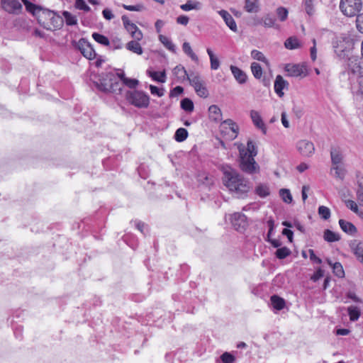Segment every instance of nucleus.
I'll list each match as a JSON object with an SVG mask.
<instances>
[{
	"label": "nucleus",
	"instance_id": "nucleus-58",
	"mask_svg": "<svg viewBox=\"0 0 363 363\" xmlns=\"http://www.w3.org/2000/svg\"><path fill=\"white\" fill-rule=\"evenodd\" d=\"M313 1V0H303L305 10L306 13L310 16L312 15L314 12Z\"/></svg>",
	"mask_w": 363,
	"mask_h": 363
},
{
	"label": "nucleus",
	"instance_id": "nucleus-27",
	"mask_svg": "<svg viewBox=\"0 0 363 363\" xmlns=\"http://www.w3.org/2000/svg\"><path fill=\"white\" fill-rule=\"evenodd\" d=\"M196 179L198 182L201 184H203L206 186H209L213 183V177L210 176L208 173L205 172H199L196 175Z\"/></svg>",
	"mask_w": 363,
	"mask_h": 363
},
{
	"label": "nucleus",
	"instance_id": "nucleus-36",
	"mask_svg": "<svg viewBox=\"0 0 363 363\" xmlns=\"http://www.w3.org/2000/svg\"><path fill=\"white\" fill-rule=\"evenodd\" d=\"M324 240L328 242H336L340 240V235L330 230H325L323 234Z\"/></svg>",
	"mask_w": 363,
	"mask_h": 363
},
{
	"label": "nucleus",
	"instance_id": "nucleus-33",
	"mask_svg": "<svg viewBox=\"0 0 363 363\" xmlns=\"http://www.w3.org/2000/svg\"><path fill=\"white\" fill-rule=\"evenodd\" d=\"M257 0H245V9L248 13H257L259 11Z\"/></svg>",
	"mask_w": 363,
	"mask_h": 363
},
{
	"label": "nucleus",
	"instance_id": "nucleus-60",
	"mask_svg": "<svg viewBox=\"0 0 363 363\" xmlns=\"http://www.w3.org/2000/svg\"><path fill=\"white\" fill-rule=\"evenodd\" d=\"M221 360L223 363H233L235 357L228 352L223 353L221 357Z\"/></svg>",
	"mask_w": 363,
	"mask_h": 363
},
{
	"label": "nucleus",
	"instance_id": "nucleus-20",
	"mask_svg": "<svg viewBox=\"0 0 363 363\" xmlns=\"http://www.w3.org/2000/svg\"><path fill=\"white\" fill-rule=\"evenodd\" d=\"M350 89L353 94L363 95V74L357 77L354 81L350 82Z\"/></svg>",
	"mask_w": 363,
	"mask_h": 363
},
{
	"label": "nucleus",
	"instance_id": "nucleus-15",
	"mask_svg": "<svg viewBox=\"0 0 363 363\" xmlns=\"http://www.w3.org/2000/svg\"><path fill=\"white\" fill-rule=\"evenodd\" d=\"M79 49L81 53L87 59L91 60L95 57L96 53L92 46L84 39L79 40L78 43Z\"/></svg>",
	"mask_w": 363,
	"mask_h": 363
},
{
	"label": "nucleus",
	"instance_id": "nucleus-42",
	"mask_svg": "<svg viewBox=\"0 0 363 363\" xmlns=\"http://www.w3.org/2000/svg\"><path fill=\"white\" fill-rule=\"evenodd\" d=\"M186 79H188L190 84L194 87L203 83L201 77L198 74L191 73L190 75H188V77H186Z\"/></svg>",
	"mask_w": 363,
	"mask_h": 363
},
{
	"label": "nucleus",
	"instance_id": "nucleus-16",
	"mask_svg": "<svg viewBox=\"0 0 363 363\" xmlns=\"http://www.w3.org/2000/svg\"><path fill=\"white\" fill-rule=\"evenodd\" d=\"M349 246L357 259L362 264L363 262V242L354 240L350 242Z\"/></svg>",
	"mask_w": 363,
	"mask_h": 363
},
{
	"label": "nucleus",
	"instance_id": "nucleus-43",
	"mask_svg": "<svg viewBox=\"0 0 363 363\" xmlns=\"http://www.w3.org/2000/svg\"><path fill=\"white\" fill-rule=\"evenodd\" d=\"M188 132L185 128H179L176 130L174 138L177 142H183L186 139Z\"/></svg>",
	"mask_w": 363,
	"mask_h": 363
},
{
	"label": "nucleus",
	"instance_id": "nucleus-11",
	"mask_svg": "<svg viewBox=\"0 0 363 363\" xmlns=\"http://www.w3.org/2000/svg\"><path fill=\"white\" fill-rule=\"evenodd\" d=\"M121 19L125 29L130 35L131 38L135 40H141L143 35L138 27L131 22L125 15L122 16Z\"/></svg>",
	"mask_w": 363,
	"mask_h": 363
},
{
	"label": "nucleus",
	"instance_id": "nucleus-26",
	"mask_svg": "<svg viewBox=\"0 0 363 363\" xmlns=\"http://www.w3.org/2000/svg\"><path fill=\"white\" fill-rule=\"evenodd\" d=\"M140 40L133 39V40H130L128 42L125 48L128 50L135 53L137 55H142L143 54V48L140 45V44L138 43Z\"/></svg>",
	"mask_w": 363,
	"mask_h": 363
},
{
	"label": "nucleus",
	"instance_id": "nucleus-17",
	"mask_svg": "<svg viewBox=\"0 0 363 363\" xmlns=\"http://www.w3.org/2000/svg\"><path fill=\"white\" fill-rule=\"evenodd\" d=\"M250 118L255 126L261 130L262 133L265 135L267 133V127L259 113L257 111L252 110L250 111Z\"/></svg>",
	"mask_w": 363,
	"mask_h": 363
},
{
	"label": "nucleus",
	"instance_id": "nucleus-39",
	"mask_svg": "<svg viewBox=\"0 0 363 363\" xmlns=\"http://www.w3.org/2000/svg\"><path fill=\"white\" fill-rule=\"evenodd\" d=\"M62 16L65 18V23L67 26H76L77 25V16L72 14L70 12L65 11L62 12Z\"/></svg>",
	"mask_w": 363,
	"mask_h": 363
},
{
	"label": "nucleus",
	"instance_id": "nucleus-32",
	"mask_svg": "<svg viewBox=\"0 0 363 363\" xmlns=\"http://www.w3.org/2000/svg\"><path fill=\"white\" fill-rule=\"evenodd\" d=\"M328 264L333 268V273L338 277H344L345 272L342 264L340 262L333 263L330 260L327 259Z\"/></svg>",
	"mask_w": 363,
	"mask_h": 363
},
{
	"label": "nucleus",
	"instance_id": "nucleus-61",
	"mask_svg": "<svg viewBox=\"0 0 363 363\" xmlns=\"http://www.w3.org/2000/svg\"><path fill=\"white\" fill-rule=\"evenodd\" d=\"M150 90L152 94L157 95L159 97H161L164 95V90L162 89H159L158 87L154 85L150 86Z\"/></svg>",
	"mask_w": 363,
	"mask_h": 363
},
{
	"label": "nucleus",
	"instance_id": "nucleus-28",
	"mask_svg": "<svg viewBox=\"0 0 363 363\" xmlns=\"http://www.w3.org/2000/svg\"><path fill=\"white\" fill-rule=\"evenodd\" d=\"M182 50L183 52L191 58L192 61H194L196 63L199 62V57L196 55V53L193 51L190 43L188 42H184L182 45Z\"/></svg>",
	"mask_w": 363,
	"mask_h": 363
},
{
	"label": "nucleus",
	"instance_id": "nucleus-50",
	"mask_svg": "<svg viewBox=\"0 0 363 363\" xmlns=\"http://www.w3.org/2000/svg\"><path fill=\"white\" fill-rule=\"evenodd\" d=\"M92 37L97 43H99L101 45H109L108 39L106 36H104L101 34H99L98 33H94L92 34Z\"/></svg>",
	"mask_w": 363,
	"mask_h": 363
},
{
	"label": "nucleus",
	"instance_id": "nucleus-21",
	"mask_svg": "<svg viewBox=\"0 0 363 363\" xmlns=\"http://www.w3.org/2000/svg\"><path fill=\"white\" fill-rule=\"evenodd\" d=\"M289 85L281 75H277L274 82V91L279 96H284L283 89Z\"/></svg>",
	"mask_w": 363,
	"mask_h": 363
},
{
	"label": "nucleus",
	"instance_id": "nucleus-47",
	"mask_svg": "<svg viewBox=\"0 0 363 363\" xmlns=\"http://www.w3.org/2000/svg\"><path fill=\"white\" fill-rule=\"evenodd\" d=\"M279 196H281L282 200L286 203H291V201L293 200L290 191L286 189H280Z\"/></svg>",
	"mask_w": 363,
	"mask_h": 363
},
{
	"label": "nucleus",
	"instance_id": "nucleus-49",
	"mask_svg": "<svg viewBox=\"0 0 363 363\" xmlns=\"http://www.w3.org/2000/svg\"><path fill=\"white\" fill-rule=\"evenodd\" d=\"M194 90L196 92V94L200 97H203V98L208 97V91L206 87L205 86L204 83H203L200 85H197V86H194Z\"/></svg>",
	"mask_w": 363,
	"mask_h": 363
},
{
	"label": "nucleus",
	"instance_id": "nucleus-14",
	"mask_svg": "<svg viewBox=\"0 0 363 363\" xmlns=\"http://www.w3.org/2000/svg\"><path fill=\"white\" fill-rule=\"evenodd\" d=\"M230 220L237 230L242 231L247 225V217L243 213H235L231 215Z\"/></svg>",
	"mask_w": 363,
	"mask_h": 363
},
{
	"label": "nucleus",
	"instance_id": "nucleus-52",
	"mask_svg": "<svg viewBox=\"0 0 363 363\" xmlns=\"http://www.w3.org/2000/svg\"><path fill=\"white\" fill-rule=\"evenodd\" d=\"M318 214L323 219L328 220L330 217V210L326 206H320L318 208Z\"/></svg>",
	"mask_w": 363,
	"mask_h": 363
},
{
	"label": "nucleus",
	"instance_id": "nucleus-29",
	"mask_svg": "<svg viewBox=\"0 0 363 363\" xmlns=\"http://www.w3.org/2000/svg\"><path fill=\"white\" fill-rule=\"evenodd\" d=\"M331 174H333L336 178L342 180L345 175V169L342 167V164L333 165L330 169Z\"/></svg>",
	"mask_w": 363,
	"mask_h": 363
},
{
	"label": "nucleus",
	"instance_id": "nucleus-2",
	"mask_svg": "<svg viewBox=\"0 0 363 363\" xmlns=\"http://www.w3.org/2000/svg\"><path fill=\"white\" fill-rule=\"evenodd\" d=\"M223 182L238 198H243L250 191V183L230 167H223Z\"/></svg>",
	"mask_w": 363,
	"mask_h": 363
},
{
	"label": "nucleus",
	"instance_id": "nucleus-51",
	"mask_svg": "<svg viewBox=\"0 0 363 363\" xmlns=\"http://www.w3.org/2000/svg\"><path fill=\"white\" fill-rule=\"evenodd\" d=\"M251 57L255 59V60H259V61H261V62H265L266 64L268 63V61L266 59V57H264V55H263L262 52H261L259 50H253L252 52H251Z\"/></svg>",
	"mask_w": 363,
	"mask_h": 363
},
{
	"label": "nucleus",
	"instance_id": "nucleus-31",
	"mask_svg": "<svg viewBox=\"0 0 363 363\" xmlns=\"http://www.w3.org/2000/svg\"><path fill=\"white\" fill-rule=\"evenodd\" d=\"M181 9L184 11H189L191 10H198L201 8V3L196 1L189 0L186 4L180 6Z\"/></svg>",
	"mask_w": 363,
	"mask_h": 363
},
{
	"label": "nucleus",
	"instance_id": "nucleus-62",
	"mask_svg": "<svg viewBox=\"0 0 363 363\" xmlns=\"http://www.w3.org/2000/svg\"><path fill=\"white\" fill-rule=\"evenodd\" d=\"M356 26L357 30L363 33V13L358 15L356 19Z\"/></svg>",
	"mask_w": 363,
	"mask_h": 363
},
{
	"label": "nucleus",
	"instance_id": "nucleus-10",
	"mask_svg": "<svg viewBox=\"0 0 363 363\" xmlns=\"http://www.w3.org/2000/svg\"><path fill=\"white\" fill-rule=\"evenodd\" d=\"M23 313V311L21 309H18L13 312L12 315L9 318L10 321V324L13 330V334L16 338L21 339L23 335V328H22V323L23 318H21V315Z\"/></svg>",
	"mask_w": 363,
	"mask_h": 363
},
{
	"label": "nucleus",
	"instance_id": "nucleus-59",
	"mask_svg": "<svg viewBox=\"0 0 363 363\" xmlns=\"http://www.w3.org/2000/svg\"><path fill=\"white\" fill-rule=\"evenodd\" d=\"M138 83H139L138 80L135 79H130V78L124 79V82H123V84L126 85L127 86H128L130 89H133L135 86H137Z\"/></svg>",
	"mask_w": 363,
	"mask_h": 363
},
{
	"label": "nucleus",
	"instance_id": "nucleus-18",
	"mask_svg": "<svg viewBox=\"0 0 363 363\" xmlns=\"http://www.w3.org/2000/svg\"><path fill=\"white\" fill-rule=\"evenodd\" d=\"M218 13L223 18L228 27L233 32H237V25L233 16L225 10L218 11Z\"/></svg>",
	"mask_w": 363,
	"mask_h": 363
},
{
	"label": "nucleus",
	"instance_id": "nucleus-24",
	"mask_svg": "<svg viewBox=\"0 0 363 363\" xmlns=\"http://www.w3.org/2000/svg\"><path fill=\"white\" fill-rule=\"evenodd\" d=\"M209 118L215 122L222 120V112L220 108L216 105H211L208 108Z\"/></svg>",
	"mask_w": 363,
	"mask_h": 363
},
{
	"label": "nucleus",
	"instance_id": "nucleus-41",
	"mask_svg": "<svg viewBox=\"0 0 363 363\" xmlns=\"http://www.w3.org/2000/svg\"><path fill=\"white\" fill-rule=\"evenodd\" d=\"M147 73H148L149 76L150 77H152V79L155 81H157V82H159L161 83H164L166 81V75H165L164 71L161 72L147 71Z\"/></svg>",
	"mask_w": 363,
	"mask_h": 363
},
{
	"label": "nucleus",
	"instance_id": "nucleus-55",
	"mask_svg": "<svg viewBox=\"0 0 363 363\" xmlns=\"http://www.w3.org/2000/svg\"><path fill=\"white\" fill-rule=\"evenodd\" d=\"M122 6L125 9L130 11H142L145 10V6L141 4L133 5V6L123 4Z\"/></svg>",
	"mask_w": 363,
	"mask_h": 363
},
{
	"label": "nucleus",
	"instance_id": "nucleus-38",
	"mask_svg": "<svg viewBox=\"0 0 363 363\" xmlns=\"http://www.w3.org/2000/svg\"><path fill=\"white\" fill-rule=\"evenodd\" d=\"M348 315L351 321H356L361 315L359 308L357 306H351L347 308Z\"/></svg>",
	"mask_w": 363,
	"mask_h": 363
},
{
	"label": "nucleus",
	"instance_id": "nucleus-34",
	"mask_svg": "<svg viewBox=\"0 0 363 363\" xmlns=\"http://www.w3.org/2000/svg\"><path fill=\"white\" fill-rule=\"evenodd\" d=\"M173 73L178 79H179L182 81L185 80L189 75L184 67H183L181 65H177L174 67V69H173Z\"/></svg>",
	"mask_w": 363,
	"mask_h": 363
},
{
	"label": "nucleus",
	"instance_id": "nucleus-45",
	"mask_svg": "<svg viewBox=\"0 0 363 363\" xmlns=\"http://www.w3.org/2000/svg\"><path fill=\"white\" fill-rule=\"evenodd\" d=\"M291 252V250L288 247H283L277 249L275 252V255L278 259H283L289 256Z\"/></svg>",
	"mask_w": 363,
	"mask_h": 363
},
{
	"label": "nucleus",
	"instance_id": "nucleus-1",
	"mask_svg": "<svg viewBox=\"0 0 363 363\" xmlns=\"http://www.w3.org/2000/svg\"><path fill=\"white\" fill-rule=\"evenodd\" d=\"M26 11L36 18L39 24L48 30H57L63 26V18L54 11L43 9L39 5L24 0Z\"/></svg>",
	"mask_w": 363,
	"mask_h": 363
},
{
	"label": "nucleus",
	"instance_id": "nucleus-6",
	"mask_svg": "<svg viewBox=\"0 0 363 363\" xmlns=\"http://www.w3.org/2000/svg\"><path fill=\"white\" fill-rule=\"evenodd\" d=\"M125 99L130 104L139 108H146L150 104L149 96L139 90L127 91Z\"/></svg>",
	"mask_w": 363,
	"mask_h": 363
},
{
	"label": "nucleus",
	"instance_id": "nucleus-30",
	"mask_svg": "<svg viewBox=\"0 0 363 363\" xmlns=\"http://www.w3.org/2000/svg\"><path fill=\"white\" fill-rule=\"evenodd\" d=\"M284 45L289 50H294L301 48V43L296 37L293 36L286 40Z\"/></svg>",
	"mask_w": 363,
	"mask_h": 363
},
{
	"label": "nucleus",
	"instance_id": "nucleus-54",
	"mask_svg": "<svg viewBox=\"0 0 363 363\" xmlns=\"http://www.w3.org/2000/svg\"><path fill=\"white\" fill-rule=\"evenodd\" d=\"M345 203L346 206L349 209H350L352 211H353L354 213H355L359 216L361 215L362 213L359 212V208L355 201H354L352 200H345Z\"/></svg>",
	"mask_w": 363,
	"mask_h": 363
},
{
	"label": "nucleus",
	"instance_id": "nucleus-13",
	"mask_svg": "<svg viewBox=\"0 0 363 363\" xmlns=\"http://www.w3.org/2000/svg\"><path fill=\"white\" fill-rule=\"evenodd\" d=\"M297 149L301 155L304 157H311L315 152V147L312 142L302 140L298 142Z\"/></svg>",
	"mask_w": 363,
	"mask_h": 363
},
{
	"label": "nucleus",
	"instance_id": "nucleus-3",
	"mask_svg": "<svg viewBox=\"0 0 363 363\" xmlns=\"http://www.w3.org/2000/svg\"><path fill=\"white\" fill-rule=\"evenodd\" d=\"M238 150L240 169L250 174L258 172L259 167L254 159L257 154L254 143L252 140H248L247 146L240 144L238 146Z\"/></svg>",
	"mask_w": 363,
	"mask_h": 363
},
{
	"label": "nucleus",
	"instance_id": "nucleus-5",
	"mask_svg": "<svg viewBox=\"0 0 363 363\" xmlns=\"http://www.w3.org/2000/svg\"><path fill=\"white\" fill-rule=\"evenodd\" d=\"M360 59L357 56L348 57L345 70L340 74L342 81L347 80L349 83L354 81L360 75L363 74V66Z\"/></svg>",
	"mask_w": 363,
	"mask_h": 363
},
{
	"label": "nucleus",
	"instance_id": "nucleus-40",
	"mask_svg": "<svg viewBox=\"0 0 363 363\" xmlns=\"http://www.w3.org/2000/svg\"><path fill=\"white\" fill-rule=\"evenodd\" d=\"M160 41L164 45V46L168 49L169 50L175 52L176 46L172 42V40L165 35H159Z\"/></svg>",
	"mask_w": 363,
	"mask_h": 363
},
{
	"label": "nucleus",
	"instance_id": "nucleus-7",
	"mask_svg": "<svg viewBox=\"0 0 363 363\" xmlns=\"http://www.w3.org/2000/svg\"><path fill=\"white\" fill-rule=\"evenodd\" d=\"M354 45V39L350 35H345L337 41L335 52L341 59L349 57V52L353 49Z\"/></svg>",
	"mask_w": 363,
	"mask_h": 363
},
{
	"label": "nucleus",
	"instance_id": "nucleus-46",
	"mask_svg": "<svg viewBox=\"0 0 363 363\" xmlns=\"http://www.w3.org/2000/svg\"><path fill=\"white\" fill-rule=\"evenodd\" d=\"M181 107L184 111H186L187 112H190V113L194 111V108L193 101L188 98H185L182 100Z\"/></svg>",
	"mask_w": 363,
	"mask_h": 363
},
{
	"label": "nucleus",
	"instance_id": "nucleus-56",
	"mask_svg": "<svg viewBox=\"0 0 363 363\" xmlns=\"http://www.w3.org/2000/svg\"><path fill=\"white\" fill-rule=\"evenodd\" d=\"M275 18L270 15H267L263 18L264 26L267 28L274 27L275 25Z\"/></svg>",
	"mask_w": 363,
	"mask_h": 363
},
{
	"label": "nucleus",
	"instance_id": "nucleus-53",
	"mask_svg": "<svg viewBox=\"0 0 363 363\" xmlns=\"http://www.w3.org/2000/svg\"><path fill=\"white\" fill-rule=\"evenodd\" d=\"M74 6L77 9L82 10L85 12H89L91 10L84 0H75Z\"/></svg>",
	"mask_w": 363,
	"mask_h": 363
},
{
	"label": "nucleus",
	"instance_id": "nucleus-35",
	"mask_svg": "<svg viewBox=\"0 0 363 363\" xmlns=\"http://www.w3.org/2000/svg\"><path fill=\"white\" fill-rule=\"evenodd\" d=\"M272 305L277 310H281L285 307V301L284 298L277 296L273 295L271 298Z\"/></svg>",
	"mask_w": 363,
	"mask_h": 363
},
{
	"label": "nucleus",
	"instance_id": "nucleus-64",
	"mask_svg": "<svg viewBox=\"0 0 363 363\" xmlns=\"http://www.w3.org/2000/svg\"><path fill=\"white\" fill-rule=\"evenodd\" d=\"M189 21V18L184 15H181L177 17V23L183 26H186Z\"/></svg>",
	"mask_w": 363,
	"mask_h": 363
},
{
	"label": "nucleus",
	"instance_id": "nucleus-37",
	"mask_svg": "<svg viewBox=\"0 0 363 363\" xmlns=\"http://www.w3.org/2000/svg\"><path fill=\"white\" fill-rule=\"evenodd\" d=\"M206 52L208 55L209 56L210 63H211V69L213 70H216L220 67L219 60L215 56L211 48H207Z\"/></svg>",
	"mask_w": 363,
	"mask_h": 363
},
{
	"label": "nucleus",
	"instance_id": "nucleus-44",
	"mask_svg": "<svg viewBox=\"0 0 363 363\" xmlns=\"http://www.w3.org/2000/svg\"><path fill=\"white\" fill-rule=\"evenodd\" d=\"M252 73L256 79H261L262 76V69L259 64L252 62L250 66Z\"/></svg>",
	"mask_w": 363,
	"mask_h": 363
},
{
	"label": "nucleus",
	"instance_id": "nucleus-12",
	"mask_svg": "<svg viewBox=\"0 0 363 363\" xmlns=\"http://www.w3.org/2000/svg\"><path fill=\"white\" fill-rule=\"evenodd\" d=\"M2 9L12 14H18L21 13L22 5L18 0H2Z\"/></svg>",
	"mask_w": 363,
	"mask_h": 363
},
{
	"label": "nucleus",
	"instance_id": "nucleus-9",
	"mask_svg": "<svg viewBox=\"0 0 363 363\" xmlns=\"http://www.w3.org/2000/svg\"><path fill=\"white\" fill-rule=\"evenodd\" d=\"M220 131L227 140H233L238 136L239 127L233 120L227 119L220 123Z\"/></svg>",
	"mask_w": 363,
	"mask_h": 363
},
{
	"label": "nucleus",
	"instance_id": "nucleus-22",
	"mask_svg": "<svg viewBox=\"0 0 363 363\" xmlns=\"http://www.w3.org/2000/svg\"><path fill=\"white\" fill-rule=\"evenodd\" d=\"M230 69L233 77L239 84H245L247 82V76L242 69L234 65H231Z\"/></svg>",
	"mask_w": 363,
	"mask_h": 363
},
{
	"label": "nucleus",
	"instance_id": "nucleus-48",
	"mask_svg": "<svg viewBox=\"0 0 363 363\" xmlns=\"http://www.w3.org/2000/svg\"><path fill=\"white\" fill-rule=\"evenodd\" d=\"M256 194L260 197H266L269 194V189L267 185L259 184L256 187Z\"/></svg>",
	"mask_w": 363,
	"mask_h": 363
},
{
	"label": "nucleus",
	"instance_id": "nucleus-8",
	"mask_svg": "<svg viewBox=\"0 0 363 363\" xmlns=\"http://www.w3.org/2000/svg\"><path fill=\"white\" fill-rule=\"evenodd\" d=\"M340 9L347 17L355 16L362 9V0H340Z\"/></svg>",
	"mask_w": 363,
	"mask_h": 363
},
{
	"label": "nucleus",
	"instance_id": "nucleus-57",
	"mask_svg": "<svg viewBox=\"0 0 363 363\" xmlns=\"http://www.w3.org/2000/svg\"><path fill=\"white\" fill-rule=\"evenodd\" d=\"M277 14L279 20L284 21L287 18L288 11L284 7H279L277 10Z\"/></svg>",
	"mask_w": 363,
	"mask_h": 363
},
{
	"label": "nucleus",
	"instance_id": "nucleus-23",
	"mask_svg": "<svg viewBox=\"0 0 363 363\" xmlns=\"http://www.w3.org/2000/svg\"><path fill=\"white\" fill-rule=\"evenodd\" d=\"M339 225L340 228L346 233L354 235L357 233V228L350 222L344 219L339 220Z\"/></svg>",
	"mask_w": 363,
	"mask_h": 363
},
{
	"label": "nucleus",
	"instance_id": "nucleus-4",
	"mask_svg": "<svg viewBox=\"0 0 363 363\" xmlns=\"http://www.w3.org/2000/svg\"><path fill=\"white\" fill-rule=\"evenodd\" d=\"M94 84L99 91L104 93L121 94L122 91L123 84L117 80L115 73L112 72L101 73Z\"/></svg>",
	"mask_w": 363,
	"mask_h": 363
},
{
	"label": "nucleus",
	"instance_id": "nucleus-25",
	"mask_svg": "<svg viewBox=\"0 0 363 363\" xmlns=\"http://www.w3.org/2000/svg\"><path fill=\"white\" fill-rule=\"evenodd\" d=\"M330 157L333 165L340 164L342 161V152L339 147H333L330 150Z\"/></svg>",
	"mask_w": 363,
	"mask_h": 363
},
{
	"label": "nucleus",
	"instance_id": "nucleus-19",
	"mask_svg": "<svg viewBox=\"0 0 363 363\" xmlns=\"http://www.w3.org/2000/svg\"><path fill=\"white\" fill-rule=\"evenodd\" d=\"M285 70L290 77H299L303 74L305 68L300 65H287Z\"/></svg>",
	"mask_w": 363,
	"mask_h": 363
},
{
	"label": "nucleus",
	"instance_id": "nucleus-63",
	"mask_svg": "<svg viewBox=\"0 0 363 363\" xmlns=\"http://www.w3.org/2000/svg\"><path fill=\"white\" fill-rule=\"evenodd\" d=\"M323 276H324V271L322 269L319 268L315 271L314 274L312 276L311 279L314 281H316L318 279H320V278H322Z\"/></svg>",
	"mask_w": 363,
	"mask_h": 363
}]
</instances>
